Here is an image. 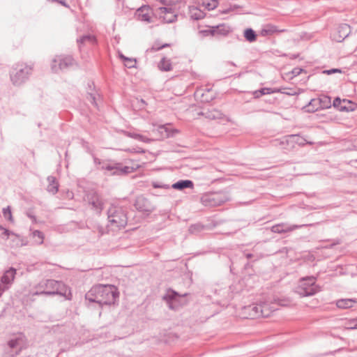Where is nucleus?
Returning <instances> with one entry per match:
<instances>
[{
	"label": "nucleus",
	"instance_id": "nucleus-45",
	"mask_svg": "<svg viewBox=\"0 0 357 357\" xmlns=\"http://www.w3.org/2000/svg\"><path fill=\"white\" fill-rule=\"evenodd\" d=\"M159 129L160 130V132L162 133L163 130L165 132V137H169V133L165 126H160Z\"/></svg>",
	"mask_w": 357,
	"mask_h": 357
},
{
	"label": "nucleus",
	"instance_id": "nucleus-39",
	"mask_svg": "<svg viewBox=\"0 0 357 357\" xmlns=\"http://www.w3.org/2000/svg\"><path fill=\"white\" fill-rule=\"evenodd\" d=\"M87 100L93 104L96 107H98V102L96 101V96L94 93H88Z\"/></svg>",
	"mask_w": 357,
	"mask_h": 357
},
{
	"label": "nucleus",
	"instance_id": "nucleus-16",
	"mask_svg": "<svg viewBox=\"0 0 357 357\" xmlns=\"http://www.w3.org/2000/svg\"><path fill=\"white\" fill-rule=\"evenodd\" d=\"M246 313H248L249 318L257 319L260 317L261 313V304H252L245 307L244 308Z\"/></svg>",
	"mask_w": 357,
	"mask_h": 357
},
{
	"label": "nucleus",
	"instance_id": "nucleus-6",
	"mask_svg": "<svg viewBox=\"0 0 357 357\" xmlns=\"http://www.w3.org/2000/svg\"><path fill=\"white\" fill-rule=\"evenodd\" d=\"M32 73V67L26 64H17L10 73V79L13 84L20 85L25 82Z\"/></svg>",
	"mask_w": 357,
	"mask_h": 357
},
{
	"label": "nucleus",
	"instance_id": "nucleus-8",
	"mask_svg": "<svg viewBox=\"0 0 357 357\" xmlns=\"http://www.w3.org/2000/svg\"><path fill=\"white\" fill-rule=\"evenodd\" d=\"M135 207L137 211L147 213L148 214L153 211L155 209V207L151 202L143 196L137 197L135 202Z\"/></svg>",
	"mask_w": 357,
	"mask_h": 357
},
{
	"label": "nucleus",
	"instance_id": "nucleus-56",
	"mask_svg": "<svg viewBox=\"0 0 357 357\" xmlns=\"http://www.w3.org/2000/svg\"><path fill=\"white\" fill-rule=\"evenodd\" d=\"M6 229L5 228H3L2 226H0V230H4Z\"/></svg>",
	"mask_w": 357,
	"mask_h": 357
},
{
	"label": "nucleus",
	"instance_id": "nucleus-24",
	"mask_svg": "<svg viewBox=\"0 0 357 357\" xmlns=\"http://www.w3.org/2000/svg\"><path fill=\"white\" fill-rule=\"evenodd\" d=\"M158 68L162 71H170L172 70V63L170 60L162 58L158 63Z\"/></svg>",
	"mask_w": 357,
	"mask_h": 357
},
{
	"label": "nucleus",
	"instance_id": "nucleus-14",
	"mask_svg": "<svg viewBox=\"0 0 357 357\" xmlns=\"http://www.w3.org/2000/svg\"><path fill=\"white\" fill-rule=\"evenodd\" d=\"M16 275V269L11 267L6 270L1 278V284L8 286V287L12 284Z\"/></svg>",
	"mask_w": 357,
	"mask_h": 357
},
{
	"label": "nucleus",
	"instance_id": "nucleus-20",
	"mask_svg": "<svg viewBox=\"0 0 357 357\" xmlns=\"http://www.w3.org/2000/svg\"><path fill=\"white\" fill-rule=\"evenodd\" d=\"M47 180L48 181L47 191L52 195H55L59 190V183L56 178L53 176H49Z\"/></svg>",
	"mask_w": 357,
	"mask_h": 357
},
{
	"label": "nucleus",
	"instance_id": "nucleus-32",
	"mask_svg": "<svg viewBox=\"0 0 357 357\" xmlns=\"http://www.w3.org/2000/svg\"><path fill=\"white\" fill-rule=\"evenodd\" d=\"M204 115L209 119H220L222 118V114L217 109H213L208 111Z\"/></svg>",
	"mask_w": 357,
	"mask_h": 357
},
{
	"label": "nucleus",
	"instance_id": "nucleus-38",
	"mask_svg": "<svg viewBox=\"0 0 357 357\" xmlns=\"http://www.w3.org/2000/svg\"><path fill=\"white\" fill-rule=\"evenodd\" d=\"M204 227L202 225L196 224L192 225L189 227V232L191 234H197L203 229Z\"/></svg>",
	"mask_w": 357,
	"mask_h": 357
},
{
	"label": "nucleus",
	"instance_id": "nucleus-29",
	"mask_svg": "<svg viewBox=\"0 0 357 357\" xmlns=\"http://www.w3.org/2000/svg\"><path fill=\"white\" fill-rule=\"evenodd\" d=\"M261 310H262L260 317H268L274 311V310L270 308L269 305L266 303H261Z\"/></svg>",
	"mask_w": 357,
	"mask_h": 357
},
{
	"label": "nucleus",
	"instance_id": "nucleus-43",
	"mask_svg": "<svg viewBox=\"0 0 357 357\" xmlns=\"http://www.w3.org/2000/svg\"><path fill=\"white\" fill-rule=\"evenodd\" d=\"M341 70L340 69H338V68H332L331 70H324V73H326L327 75H331L333 73H341Z\"/></svg>",
	"mask_w": 357,
	"mask_h": 357
},
{
	"label": "nucleus",
	"instance_id": "nucleus-31",
	"mask_svg": "<svg viewBox=\"0 0 357 357\" xmlns=\"http://www.w3.org/2000/svg\"><path fill=\"white\" fill-rule=\"evenodd\" d=\"M120 58L124 61V65L128 68H135L136 64V59L128 58L121 54Z\"/></svg>",
	"mask_w": 357,
	"mask_h": 357
},
{
	"label": "nucleus",
	"instance_id": "nucleus-22",
	"mask_svg": "<svg viewBox=\"0 0 357 357\" xmlns=\"http://www.w3.org/2000/svg\"><path fill=\"white\" fill-rule=\"evenodd\" d=\"M356 301L354 299L345 298V299H340L337 301L336 305L339 308L347 309L352 307L354 304L356 303Z\"/></svg>",
	"mask_w": 357,
	"mask_h": 357
},
{
	"label": "nucleus",
	"instance_id": "nucleus-55",
	"mask_svg": "<svg viewBox=\"0 0 357 357\" xmlns=\"http://www.w3.org/2000/svg\"><path fill=\"white\" fill-rule=\"evenodd\" d=\"M252 257V254H247V255H246V257H247L248 259H250Z\"/></svg>",
	"mask_w": 357,
	"mask_h": 357
},
{
	"label": "nucleus",
	"instance_id": "nucleus-26",
	"mask_svg": "<svg viewBox=\"0 0 357 357\" xmlns=\"http://www.w3.org/2000/svg\"><path fill=\"white\" fill-rule=\"evenodd\" d=\"M244 37L247 41L252 43L256 40L257 34L252 29L248 28L246 29L244 31Z\"/></svg>",
	"mask_w": 357,
	"mask_h": 357
},
{
	"label": "nucleus",
	"instance_id": "nucleus-50",
	"mask_svg": "<svg viewBox=\"0 0 357 357\" xmlns=\"http://www.w3.org/2000/svg\"><path fill=\"white\" fill-rule=\"evenodd\" d=\"M27 215L29 218H30L33 221H36V217L31 213H28Z\"/></svg>",
	"mask_w": 357,
	"mask_h": 357
},
{
	"label": "nucleus",
	"instance_id": "nucleus-10",
	"mask_svg": "<svg viewBox=\"0 0 357 357\" xmlns=\"http://www.w3.org/2000/svg\"><path fill=\"white\" fill-rule=\"evenodd\" d=\"M351 32V27L347 24H340L333 34V39L338 43L342 42Z\"/></svg>",
	"mask_w": 357,
	"mask_h": 357
},
{
	"label": "nucleus",
	"instance_id": "nucleus-51",
	"mask_svg": "<svg viewBox=\"0 0 357 357\" xmlns=\"http://www.w3.org/2000/svg\"><path fill=\"white\" fill-rule=\"evenodd\" d=\"M134 152L135 153H144V151L142 149H135Z\"/></svg>",
	"mask_w": 357,
	"mask_h": 357
},
{
	"label": "nucleus",
	"instance_id": "nucleus-47",
	"mask_svg": "<svg viewBox=\"0 0 357 357\" xmlns=\"http://www.w3.org/2000/svg\"><path fill=\"white\" fill-rule=\"evenodd\" d=\"M7 289H8V286H3V284H0V297L2 296L3 292Z\"/></svg>",
	"mask_w": 357,
	"mask_h": 357
},
{
	"label": "nucleus",
	"instance_id": "nucleus-19",
	"mask_svg": "<svg viewBox=\"0 0 357 357\" xmlns=\"http://www.w3.org/2000/svg\"><path fill=\"white\" fill-rule=\"evenodd\" d=\"M229 26L225 24H220L213 26L206 31L209 32L212 36H225L229 32Z\"/></svg>",
	"mask_w": 357,
	"mask_h": 357
},
{
	"label": "nucleus",
	"instance_id": "nucleus-7",
	"mask_svg": "<svg viewBox=\"0 0 357 357\" xmlns=\"http://www.w3.org/2000/svg\"><path fill=\"white\" fill-rule=\"evenodd\" d=\"M75 64V60L70 56H56L52 61V70L57 73L59 70H65Z\"/></svg>",
	"mask_w": 357,
	"mask_h": 357
},
{
	"label": "nucleus",
	"instance_id": "nucleus-4",
	"mask_svg": "<svg viewBox=\"0 0 357 357\" xmlns=\"http://www.w3.org/2000/svg\"><path fill=\"white\" fill-rule=\"evenodd\" d=\"M63 286V284L62 282L54 280H43L33 287L31 291V294L33 296H53L63 294L60 291V289Z\"/></svg>",
	"mask_w": 357,
	"mask_h": 357
},
{
	"label": "nucleus",
	"instance_id": "nucleus-30",
	"mask_svg": "<svg viewBox=\"0 0 357 357\" xmlns=\"http://www.w3.org/2000/svg\"><path fill=\"white\" fill-rule=\"evenodd\" d=\"M319 104L321 108H329L331 106V98L322 96L319 98Z\"/></svg>",
	"mask_w": 357,
	"mask_h": 357
},
{
	"label": "nucleus",
	"instance_id": "nucleus-18",
	"mask_svg": "<svg viewBox=\"0 0 357 357\" xmlns=\"http://www.w3.org/2000/svg\"><path fill=\"white\" fill-rule=\"evenodd\" d=\"M282 144H298V145H304L305 144V139L298 135H290L286 136L281 142Z\"/></svg>",
	"mask_w": 357,
	"mask_h": 357
},
{
	"label": "nucleus",
	"instance_id": "nucleus-3",
	"mask_svg": "<svg viewBox=\"0 0 357 357\" xmlns=\"http://www.w3.org/2000/svg\"><path fill=\"white\" fill-rule=\"evenodd\" d=\"M94 164L98 169L105 170L107 172L105 173L109 176L126 175L133 172V168L129 166H123L119 162H109L101 160L97 158H93Z\"/></svg>",
	"mask_w": 357,
	"mask_h": 357
},
{
	"label": "nucleus",
	"instance_id": "nucleus-44",
	"mask_svg": "<svg viewBox=\"0 0 357 357\" xmlns=\"http://www.w3.org/2000/svg\"><path fill=\"white\" fill-rule=\"evenodd\" d=\"M167 46H169V44H167V43L164 44V45H162L161 46H159V45H154L152 47L151 50H153V51H158V50H161V49H162V48H164L165 47H167Z\"/></svg>",
	"mask_w": 357,
	"mask_h": 357
},
{
	"label": "nucleus",
	"instance_id": "nucleus-42",
	"mask_svg": "<svg viewBox=\"0 0 357 357\" xmlns=\"http://www.w3.org/2000/svg\"><path fill=\"white\" fill-rule=\"evenodd\" d=\"M348 329H357V320L353 319L350 321L347 327Z\"/></svg>",
	"mask_w": 357,
	"mask_h": 357
},
{
	"label": "nucleus",
	"instance_id": "nucleus-52",
	"mask_svg": "<svg viewBox=\"0 0 357 357\" xmlns=\"http://www.w3.org/2000/svg\"><path fill=\"white\" fill-rule=\"evenodd\" d=\"M98 229H99V232L100 233L101 235L104 234V232H105L104 229L102 227H100L98 228Z\"/></svg>",
	"mask_w": 357,
	"mask_h": 357
},
{
	"label": "nucleus",
	"instance_id": "nucleus-12",
	"mask_svg": "<svg viewBox=\"0 0 357 357\" xmlns=\"http://www.w3.org/2000/svg\"><path fill=\"white\" fill-rule=\"evenodd\" d=\"M202 202L205 206H215L220 205L225 202V199L220 198L218 194L206 195L202 197Z\"/></svg>",
	"mask_w": 357,
	"mask_h": 357
},
{
	"label": "nucleus",
	"instance_id": "nucleus-48",
	"mask_svg": "<svg viewBox=\"0 0 357 357\" xmlns=\"http://www.w3.org/2000/svg\"><path fill=\"white\" fill-rule=\"evenodd\" d=\"M153 185L155 188H169L168 185H158V184L154 183Z\"/></svg>",
	"mask_w": 357,
	"mask_h": 357
},
{
	"label": "nucleus",
	"instance_id": "nucleus-17",
	"mask_svg": "<svg viewBox=\"0 0 357 357\" xmlns=\"http://www.w3.org/2000/svg\"><path fill=\"white\" fill-rule=\"evenodd\" d=\"M301 227V226H298V225L289 226V225H288L287 224L282 223V224H278V225H273L271 227V231L273 233L282 234V233H286V232L291 231L294 229L299 228Z\"/></svg>",
	"mask_w": 357,
	"mask_h": 357
},
{
	"label": "nucleus",
	"instance_id": "nucleus-2",
	"mask_svg": "<svg viewBox=\"0 0 357 357\" xmlns=\"http://www.w3.org/2000/svg\"><path fill=\"white\" fill-rule=\"evenodd\" d=\"M107 230L116 231L124 228L128 222L126 211L121 206L112 205L107 210Z\"/></svg>",
	"mask_w": 357,
	"mask_h": 357
},
{
	"label": "nucleus",
	"instance_id": "nucleus-1",
	"mask_svg": "<svg viewBox=\"0 0 357 357\" xmlns=\"http://www.w3.org/2000/svg\"><path fill=\"white\" fill-rule=\"evenodd\" d=\"M118 293L112 285L99 284L93 287L85 295L86 300L100 305H111L114 303Z\"/></svg>",
	"mask_w": 357,
	"mask_h": 357
},
{
	"label": "nucleus",
	"instance_id": "nucleus-27",
	"mask_svg": "<svg viewBox=\"0 0 357 357\" xmlns=\"http://www.w3.org/2000/svg\"><path fill=\"white\" fill-rule=\"evenodd\" d=\"M96 42V38L92 35H85L82 36L79 39H77V43L80 46L82 44L91 43L94 44Z\"/></svg>",
	"mask_w": 357,
	"mask_h": 357
},
{
	"label": "nucleus",
	"instance_id": "nucleus-41",
	"mask_svg": "<svg viewBox=\"0 0 357 357\" xmlns=\"http://www.w3.org/2000/svg\"><path fill=\"white\" fill-rule=\"evenodd\" d=\"M343 102V100H341L340 98H335L333 100V105L334 107L337 108L340 111V106H342Z\"/></svg>",
	"mask_w": 357,
	"mask_h": 357
},
{
	"label": "nucleus",
	"instance_id": "nucleus-46",
	"mask_svg": "<svg viewBox=\"0 0 357 357\" xmlns=\"http://www.w3.org/2000/svg\"><path fill=\"white\" fill-rule=\"evenodd\" d=\"M302 70H303L301 68H296L293 69L292 74L294 76H297L301 73Z\"/></svg>",
	"mask_w": 357,
	"mask_h": 357
},
{
	"label": "nucleus",
	"instance_id": "nucleus-33",
	"mask_svg": "<svg viewBox=\"0 0 357 357\" xmlns=\"http://www.w3.org/2000/svg\"><path fill=\"white\" fill-rule=\"evenodd\" d=\"M90 204H91L93 208L97 211L98 213H100L102 210L103 204L98 197H95L93 200H91L90 202Z\"/></svg>",
	"mask_w": 357,
	"mask_h": 357
},
{
	"label": "nucleus",
	"instance_id": "nucleus-40",
	"mask_svg": "<svg viewBox=\"0 0 357 357\" xmlns=\"http://www.w3.org/2000/svg\"><path fill=\"white\" fill-rule=\"evenodd\" d=\"M3 214L5 218H7L10 221H13V216L10 206L3 208Z\"/></svg>",
	"mask_w": 357,
	"mask_h": 357
},
{
	"label": "nucleus",
	"instance_id": "nucleus-37",
	"mask_svg": "<svg viewBox=\"0 0 357 357\" xmlns=\"http://www.w3.org/2000/svg\"><path fill=\"white\" fill-rule=\"evenodd\" d=\"M275 92H280L284 94H287L289 96H294L297 94V92L293 89L288 88H280L277 90H275Z\"/></svg>",
	"mask_w": 357,
	"mask_h": 357
},
{
	"label": "nucleus",
	"instance_id": "nucleus-25",
	"mask_svg": "<svg viewBox=\"0 0 357 357\" xmlns=\"http://www.w3.org/2000/svg\"><path fill=\"white\" fill-rule=\"evenodd\" d=\"M126 134L128 137L134 138L135 139L139 140L143 142L149 143L153 141L151 139L148 138V137H146L144 135H142L140 134H137V133H135V132H126Z\"/></svg>",
	"mask_w": 357,
	"mask_h": 357
},
{
	"label": "nucleus",
	"instance_id": "nucleus-54",
	"mask_svg": "<svg viewBox=\"0 0 357 357\" xmlns=\"http://www.w3.org/2000/svg\"><path fill=\"white\" fill-rule=\"evenodd\" d=\"M202 17V15H198V16H195V19H196V20H199V19H201Z\"/></svg>",
	"mask_w": 357,
	"mask_h": 357
},
{
	"label": "nucleus",
	"instance_id": "nucleus-35",
	"mask_svg": "<svg viewBox=\"0 0 357 357\" xmlns=\"http://www.w3.org/2000/svg\"><path fill=\"white\" fill-rule=\"evenodd\" d=\"M33 237L36 243L41 245L43 243L44 235L41 231L35 230L33 232Z\"/></svg>",
	"mask_w": 357,
	"mask_h": 357
},
{
	"label": "nucleus",
	"instance_id": "nucleus-5",
	"mask_svg": "<svg viewBox=\"0 0 357 357\" xmlns=\"http://www.w3.org/2000/svg\"><path fill=\"white\" fill-rule=\"evenodd\" d=\"M319 287L316 284V278L308 276L299 280L296 292L301 296H310L319 291Z\"/></svg>",
	"mask_w": 357,
	"mask_h": 357
},
{
	"label": "nucleus",
	"instance_id": "nucleus-13",
	"mask_svg": "<svg viewBox=\"0 0 357 357\" xmlns=\"http://www.w3.org/2000/svg\"><path fill=\"white\" fill-rule=\"evenodd\" d=\"M151 15L152 11L151 8L145 6L138 8L135 13V15L139 20L147 23L151 22Z\"/></svg>",
	"mask_w": 357,
	"mask_h": 357
},
{
	"label": "nucleus",
	"instance_id": "nucleus-34",
	"mask_svg": "<svg viewBox=\"0 0 357 357\" xmlns=\"http://www.w3.org/2000/svg\"><path fill=\"white\" fill-rule=\"evenodd\" d=\"M273 92H275V91H272L271 89H270V88H262L259 90H257V91H254L253 95L255 98H258L262 96L263 95L270 94Z\"/></svg>",
	"mask_w": 357,
	"mask_h": 357
},
{
	"label": "nucleus",
	"instance_id": "nucleus-23",
	"mask_svg": "<svg viewBox=\"0 0 357 357\" xmlns=\"http://www.w3.org/2000/svg\"><path fill=\"white\" fill-rule=\"evenodd\" d=\"M356 108V104L350 100L344 99L342 106H340L341 112H352Z\"/></svg>",
	"mask_w": 357,
	"mask_h": 357
},
{
	"label": "nucleus",
	"instance_id": "nucleus-49",
	"mask_svg": "<svg viewBox=\"0 0 357 357\" xmlns=\"http://www.w3.org/2000/svg\"><path fill=\"white\" fill-rule=\"evenodd\" d=\"M3 234L6 235L7 236V238H8L9 235L10 234H13L14 235V233L9 231L8 229H4L3 230Z\"/></svg>",
	"mask_w": 357,
	"mask_h": 357
},
{
	"label": "nucleus",
	"instance_id": "nucleus-36",
	"mask_svg": "<svg viewBox=\"0 0 357 357\" xmlns=\"http://www.w3.org/2000/svg\"><path fill=\"white\" fill-rule=\"evenodd\" d=\"M202 3L209 10H213L218 6L217 0H202Z\"/></svg>",
	"mask_w": 357,
	"mask_h": 357
},
{
	"label": "nucleus",
	"instance_id": "nucleus-21",
	"mask_svg": "<svg viewBox=\"0 0 357 357\" xmlns=\"http://www.w3.org/2000/svg\"><path fill=\"white\" fill-rule=\"evenodd\" d=\"M194 183L190 180H180L174 183L172 188L178 190H183L185 188H193Z\"/></svg>",
	"mask_w": 357,
	"mask_h": 357
},
{
	"label": "nucleus",
	"instance_id": "nucleus-15",
	"mask_svg": "<svg viewBox=\"0 0 357 357\" xmlns=\"http://www.w3.org/2000/svg\"><path fill=\"white\" fill-rule=\"evenodd\" d=\"M160 14H164L163 20L167 23H172L176 20L177 15L173 11L172 8L160 7Z\"/></svg>",
	"mask_w": 357,
	"mask_h": 357
},
{
	"label": "nucleus",
	"instance_id": "nucleus-53",
	"mask_svg": "<svg viewBox=\"0 0 357 357\" xmlns=\"http://www.w3.org/2000/svg\"><path fill=\"white\" fill-rule=\"evenodd\" d=\"M268 33V31H267V30H266V29H263V30L261 31V33H262V35H265V34H266V33Z\"/></svg>",
	"mask_w": 357,
	"mask_h": 357
},
{
	"label": "nucleus",
	"instance_id": "nucleus-28",
	"mask_svg": "<svg viewBox=\"0 0 357 357\" xmlns=\"http://www.w3.org/2000/svg\"><path fill=\"white\" fill-rule=\"evenodd\" d=\"M320 107L319 104V99H312L309 104L305 106L306 111L308 112H314Z\"/></svg>",
	"mask_w": 357,
	"mask_h": 357
},
{
	"label": "nucleus",
	"instance_id": "nucleus-11",
	"mask_svg": "<svg viewBox=\"0 0 357 357\" xmlns=\"http://www.w3.org/2000/svg\"><path fill=\"white\" fill-rule=\"evenodd\" d=\"M24 344H25V342L24 340V337L21 335H20L15 338L11 339L8 342V345L10 347V349H15V353L11 354L10 356L12 357H14V356L18 355L20 353V351H22V349L24 348Z\"/></svg>",
	"mask_w": 357,
	"mask_h": 357
},
{
	"label": "nucleus",
	"instance_id": "nucleus-9",
	"mask_svg": "<svg viewBox=\"0 0 357 357\" xmlns=\"http://www.w3.org/2000/svg\"><path fill=\"white\" fill-rule=\"evenodd\" d=\"M179 298L178 294L171 289L168 290L163 296V300L166 301L168 307L174 310H177L179 307Z\"/></svg>",
	"mask_w": 357,
	"mask_h": 357
}]
</instances>
